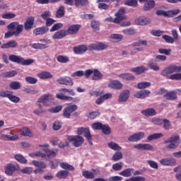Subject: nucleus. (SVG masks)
I'll return each mask as SVG.
<instances>
[{
  "mask_svg": "<svg viewBox=\"0 0 181 181\" xmlns=\"http://www.w3.org/2000/svg\"><path fill=\"white\" fill-rule=\"evenodd\" d=\"M7 28H8L9 30H13L14 29H16V30L6 33L4 35L5 39H8L9 37H12V36H19L21 32H23V25L19 24V23L16 21L11 23L7 26Z\"/></svg>",
  "mask_w": 181,
  "mask_h": 181,
  "instance_id": "nucleus-1",
  "label": "nucleus"
},
{
  "mask_svg": "<svg viewBox=\"0 0 181 181\" xmlns=\"http://www.w3.org/2000/svg\"><path fill=\"white\" fill-rule=\"evenodd\" d=\"M10 62L13 63H17V64H21V66H30L35 62L32 59H24L23 57L15 54H11L8 57Z\"/></svg>",
  "mask_w": 181,
  "mask_h": 181,
  "instance_id": "nucleus-2",
  "label": "nucleus"
},
{
  "mask_svg": "<svg viewBox=\"0 0 181 181\" xmlns=\"http://www.w3.org/2000/svg\"><path fill=\"white\" fill-rule=\"evenodd\" d=\"M180 139V136L177 134H175L165 140L163 144L164 145H166V144H170L166 146V149L175 150L176 148H177V146H179V144H180V142H179Z\"/></svg>",
  "mask_w": 181,
  "mask_h": 181,
  "instance_id": "nucleus-3",
  "label": "nucleus"
},
{
  "mask_svg": "<svg viewBox=\"0 0 181 181\" xmlns=\"http://www.w3.org/2000/svg\"><path fill=\"white\" fill-rule=\"evenodd\" d=\"M181 71V66L177 65H169L165 67L160 73V76L163 77H169L170 74H173V73H180Z\"/></svg>",
  "mask_w": 181,
  "mask_h": 181,
  "instance_id": "nucleus-4",
  "label": "nucleus"
},
{
  "mask_svg": "<svg viewBox=\"0 0 181 181\" xmlns=\"http://www.w3.org/2000/svg\"><path fill=\"white\" fill-rule=\"evenodd\" d=\"M69 142H72L75 148H78L84 144V138L79 135H71L67 136Z\"/></svg>",
  "mask_w": 181,
  "mask_h": 181,
  "instance_id": "nucleus-5",
  "label": "nucleus"
},
{
  "mask_svg": "<svg viewBox=\"0 0 181 181\" xmlns=\"http://www.w3.org/2000/svg\"><path fill=\"white\" fill-rule=\"evenodd\" d=\"M180 13V10H170L168 11H165L163 10H156V15L157 16H165V18H173V16H176V15H179Z\"/></svg>",
  "mask_w": 181,
  "mask_h": 181,
  "instance_id": "nucleus-6",
  "label": "nucleus"
},
{
  "mask_svg": "<svg viewBox=\"0 0 181 181\" xmlns=\"http://www.w3.org/2000/svg\"><path fill=\"white\" fill-rule=\"evenodd\" d=\"M77 105L76 104H69L68 105L64 110L62 115L64 118H66L69 119L71 117V114L74 112V111H77Z\"/></svg>",
  "mask_w": 181,
  "mask_h": 181,
  "instance_id": "nucleus-7",
  "label": "nucleus"
},
{
  "mask_svg": "<svg viewBox=\"0 0 181 181\" xmlns=\"http://www.w3.org/2000/svg\"><path fill=\"white\" fill-rule=\"evenodd\" d=\"M95 175H100V169L93 168L92 172L90 170H85L82 172V176H83L85 179L93 180L95 177Z\"/></svg>",
  "mask_w": 181,
  "mask_h": 181,
  "instance_id": "nucleus-8",
  "label": "nucleus"
},
{
  "mask_svg": "<svg viewBox=\"0 0 181 181\" xmlns=\"http://www.w3.org/2000/svg\"><path fill=\"white\" fill-rule=\"evenodd\" d=\"M88 50H90V51L105 50V49H108V45H107L103 42L92 43L88 45Z\"/></svg>",
  "mask_w": 181,
  "mask_h": 181,
  "instance_id": "nucleus-9",
  "label": "nucleus"
},
{
  "mask_svg": "<svg viewBox=\"0 0 181 181\" xmlns=\"http://www.w3.org/2000/svg\"><path fill=\"white\" fill-rule=\"evenodd\" d=\"M20 169L21 168L19 167V165L8 163L5 168V173L6 175H7V176H12L13 175V172L20 170Z\"/></svg>",
  "mask_w": 181,
  "mask_h": 181,
  "instance_id": "nucleus-10",
  "label": "nucleus"
},
{
  "mask_svg": "<svg viewBox=\"0 0 181 181\" xmlns=\"http://www.w3.org/2000/svg\"><path fill=\"white\" fill-rule=\"evenodd\" d=\"M81 29V25L80 24H72L69 25L66 30L67 35H77L78 33V31Z\"/></svg>",
  "mask_w": 181,
  "mask_h": 181,
  "instance_id": "nucleus-11",
  "label": "nucleus"
},
{
  "mask_svg": "<svg viewBox=\"0 0 181 181\" xmlns=\"http://www.w3.org/2000/svg\"><path fill=\"white\" fill-rule=\"evenodd\" d=\"M52 101H53V98H52L50 94H45L41 96L38 99L37 103H42V104H44V105L49 107V105L52 104Z\"/></svg>",
  "mask_w": 181,
  "mask_h": 181,
  "instance_id": "nucleus-12",
  "label": "nucleus"
},
{
  "mask_svg": "<svg viewBox=\"0 0 181 181\" xmlns=\"http://www.w3.org/2000/svg\"><path fill=\"white\" fill-rule=\"evenodd\" d=\"M116 18H114V23H119L121 21L127 19L125 16V9L120 8L115 14Z\"/></svg>",
  "mask_w": 181,
  "mask_h": 181,
  "instance_id": "nucleus-13",
  "label": "nucleus"
},
{
  "mask_svg": "<svg viewBox=\"0 0 181 181\" xmlns=\"http://www.w3.org/2000/svg\"><path fill=\"white\" fill-rule=\"evenodd\" d=\"M144 136H145V132H139L135 133L133 135L129 136L128 141L129 142H138V141H141V139H143Z\"/></svg>",
  "mask_w": 181,
  "mask_h": 181,
  "instance_id": "nucleus-14",
  "label": "nucleus"
},
{
  "mask_svg": "<svg viewBox=\"0 0 181 181\" xmlns=\"http://www.w3.org/2000/svg\"><path fill=\"white\" fill-rule=\"evenodd\" d=\"M160 163L163 166H176V159L175 158H162L160 160Z\"/></svg>",
  "mask_w": 181,
  "mask_h": 181,
  "instance_id": "nucleus-15",
  "label": "nucleus"
},
{
  "mask_svg": "<svg viewBox=\"0 0 181 181\" xmlns=\"http://www.w3.org/2000/svg\"><path fill=\"white\" fill-rule=\"evenodd\" d=\"M57 82L59 84H62L63 86H73L74 82H73V79L68 76L60 77L57 79Z\"/></svg>",
  "mask_w": 181,
  "mask_h": 181,
  "instance_id": "nucleus-16",
  "label": "nucleus"
},
{
  "mask_svg": "<svg viewBox=\"0 0 181 181\" xmlns=\"http://www.w3.org/2000/svg\"><path fill=\"white\" fill-rule=\"evenodd\" d=\"M135 149H138L139 151H153V146L149 144H139L134 146Z\"/></svg>",
  "mask_w": 181,
  "mask_h": 181,
  "instance_id": "nucleus-17",
  "label": "nucleus"
},
{
  "mask_svg": "<svg viewBox=\"0 0 181 181\" xmlns=\"http://www.w3.org/2000/svg\"><path fill=\"white\" fill-rule=\"evenodd\" d=\"M87 50H88V47H87V45H80L74 47V53H75V54H83L86 53Z\"/></svg>",
  "mask_w": 181,
  "mask_h": 181,
  "instance_id": "nucleus-18",
  "label": "nucleus"
},
{
  "mask_svg": "<svg viewBox=\"0 0 181 181\" xmlns=\"http://www.w3.org/2000/svg\"><path fill=\"white\" fill-rule=\"evenodd\" d=\"M66 35H67V31H66V30H60L57 31L52 35V39L54 40H59L60 39H63V37H66Z\"/></svg>",
  "mask_w": 181,
  "mask_h": 181,
  "instance_id": "nucleus-19",
  "label": "nucleus"
},
{
  "mask_svg": "<svg viewBox=\"0 0 181 181\" xmlns=\"http://www.w3.org/2000/svg\"><path fill=\"white\" fill-rule=\"evenodd\" d=\"M131 93L128 90H123L119 95V103H125L129 98Z\"/></svg>",
  "mask_w": 181,
  "mask_h": 181,
  "instance_id": "nucleus-20",
  "label": "nucleus"
},
{
  "mask_svg": "<svg viewBox=\"0 0 181 181\" xmlns=\"http://www.w3.org/2000/svg\"><path fill=\"white\" fill-rule=\"evenodd\" d=\"M18 47V42L15 40H10L6 43L1 45V49H15Z\"/></svg>",
  "mask_w": 181,
  "mask_h": 181,
  "instance_id": "nucleus-21",
  "label": "nucleus"
},
{
  "mask_svg": "<svg viewBox=\"0 0 181 181\" xmlns=\"http://www.w3.org/2000/svg\"><path fill=\"white\" fill-rule=\"evenodd\" d=\"M43 151L45 152L46 158H48L49 159L56 158V155H57V149L50 150L46 148L43 149Z\"/></svg>",
  "mask_w": 181,
  "mask_h": 181,
  "instance_id": "nucleus-22",
  "label": "nucleus"
},
{
  "mask_svg": "<svg viewBox=\"0 0 181 181\" xmlns=\"http://www.w3.org/2000/svg\"><path fill=\"white\" fill-rule=\"evenodd\" d=\"M122 86V83L118 80L110 81L108 84V87H110V88H113L114 90H121Z\"/></svg>",
  "mask_w": 181,
  "mask_h": 181,
  "instance_id": "nucleus-23",
  "label": "nucleus"
},
{
  "mask_svg": "<svg viewBox=\"0 0 181 181\" xmlns=\"http://www.w3.org/2000/svg\"><path fill=\"white\" fill-rule=\"evenodd\" d=\"M119 78L122 80H126V81H134L135 80V76L131 73H124L118 76Z\"/></svg>",
  "mask_w": 181,
  "mask_h": 181,
  "instance_id": "nucleus-24",
  "label": "nucleus"
},
{
  "mask_svg": "<svg viewBox=\"0 0 181 181\" xmlns=\"http://www.w3.org/2000/svg\"><path fill=\"white\" fill-rule=\"evenodd\" d=\"M33 23H35V18L33 17L28 18L24 23L25 30H30L33 28Z\"/></svg>",
  "mask_w": 181,
  "mask_h": 181,
  "instance_id": "nucleus-25",
  "label": "nucleus"
},
{
  "mask_svg": "<svg viewBox=\"0 0 181 181\" xmlns=\"http://www.w3.org/2000/svg\"><path fill=\"white\" fill-rule=\"evenodd\" d=\"M151 94V90H140L136 92L134 96L136 98H146V97H148Z\"/></svg>",
  "mask_w": 181,
  "mask_h": 181,
  "instance_id": "nucleus-26",
  "label": "nucleus"
},
{
  "mask_svg": "<svg viewBox=\"0 0 181 181\" xmlns=\"http://www.w3.org/2000/svg\"><path fill=\"white\" fill-rule=\"evenodd\" d=\"M141 114L145 117H155L156 115V110L153 108H147L141 110Z\"/></svg>",
  "mask_w": 181,
  "mask_h": 181,
  "instance_id": "nucleus-27",
  "label": "nucleus"
},
{
  "mask_svg": "<svg viewBox=\"0 0 181 181\" xmlns=\"http://www.w3.org/2000/svg\"><path fill=\"white\" fill-rule=\"evenodd\" d=\"M48 30H49V28L46 26H42V27L35 28L33 30V33L34 35H45V33H47Z\"/></svg>",
  "mask_w": 181,
  "mask_h": 181,
  "instance_id": "nucleus-28",
  "label": "nucleus"
},
{
  "mask_svg": "<svg viewBox=\"0 0 181 181\" xmlns=\"http://www.w3.org/2000/svg\"><path fill=\"white\" fill-rule=\"evenodd\" d=\"M104 77V75L97 69H93V75L92 76V80L95 81H100Z\"/></svg>",
  "mask_w": 181,
  "mask_h": 181,
  "instance_id": "nucleus-29",
  "label": "nucleus"
},
{
  "mask_svg": "<svg viewBox=\"0 0 181 181\" xmlns=\"http://www.w3.org/2000/svg\"><path fill=\"white\" fill-rule=\"evenodd\" d=\"M130 71H132V73H135V74H142V73L148 71V68H146L144 66H141L131 69Z\"/></svg>",
  "mask_w": 181,
  "mask_h": 181,
  "instance_id": "nucleus-30",
  "label": "nucleus"
},
{
  "mask_svg": "<svg viewBox=\"0 0 181 181\" xmlns=\"http://www.w3.org/2000/svg\"><path fill=\"white\" fill-rule=\"evenodd\" d=\"M136 23L141 26L149 25L151 23V18L140 17L136 20Z\"/></svg>",
  "mask_w": 181,
  "mask_h": 181,
  "instance_id": "nucleus-31",
  "label": "nucleus"
},
{
  "mask_svg": "<svg viewBox=\"0 0 181 181\" xmlns=\"http://www.w3.org/2000/svg\"><path fill=\"white\" fill-rule=\"evenodd\" d=\"M134 173V168H127L123 171L120 172L119 175L123 176V177H131Z\"/></svg>",
  "mask_w": 181,
  "mask_h": 181,
  "instance_id": "nucleus-32",
  "label": "nucleus"
},
{
  "mask_svg": "<svg viewBox=\"0 0 181 181\" xmlns=\"http://www.w3.org/2000/svg\"><path fill=\"white\" fill-rule=\"evenodd\" d=\"M70 173L67 170H61L56 174V177H58V179H66V177H69V175Z\"/></svg>",
  "mask_w": 181,
  "mask_h": 181,
  "instance_id": "nucleus-33",
  "label": "nucleus"
},
{
  "mask_svg": "<svg viewBox=\"0 0 181 181\" xmlns=\"http://www.w3.org/2000/svg\"><path fill=\"white\" fill-rule=\"evenodd\" d=\"M177 93L176 91L173 90V91H170L167 93H165L164 95L165 98H166V100H170V101L173 100H176V98H177V96L176 95Z\"/></svg>",
  "mask_w": 181,
  "mask_h": 181,
  "instance_id": "nucleus-34",
  "label": "nucleus"
},
{
  "mask_svg": "<svg viewBox=\"0 0 181 181\" xmlns=\"http://www.w3.org/2000/svg\"><path fill=\"white\" fill-rule=\"evenodd\" d=\"M64 13H66V8H64V6H61L57 11L55 16L58 18H63Z\"/></svg>",
  "mask_w": 181,
  "mask_h": 181,
  "instance_id": "nucleus-35",
  "label": "nucleus"
},
{
  "mask_svg": "<svg viewBox=\"0 0 181 181\" xmlns=\"http://www.w3.org/2000/svg\"><path fill=\"white\" fill-rule=\"evenodd\" d=\"M37 77H39V78H41L42 80H45L46 78H52V77H53V75L51 74L50 72L42 71L37 74Z\"/></svg>",
  "mask_w": 181,
  "mask_h": 181,
  "instance_id": "nucleus-36",
  "label": "nucleus"
},
{
  "mask_svg": "<svg viewBox=\"0 0 181 181\" xmlns=\"http://www.w3.org/2000/svg\"><path fill=\"white\" fill-rule=\"evenodd\" d=\"M153 8H155V1L150 0L144 4V11H151Z\"/></svg>",
  "mask_w": 181,
  "mask_h": 181,
  "instance_id": "nucleus-37",
  "label": "nucleus"
},
{
  "mask_svg": "<svg viewBox=\"0 0 181 181\" xmlns=\"http://www.w3.org/2000/svg\"><path fill=\"white\" fill-rule=\"evenodd\" d=\"M84 136L88 139L90 145H93V137L91 136V133L90 132V129L88 127H86L85 132H83Z\"/></svg>",
  "mask_w": 181,
  "mask_h": 181,
  "instance_id": "nucleus-38",
  "label": "nucleus"
},
{
  "mask_svg": "<svg viewBox=\"0 0 181 181\" xmlns=\"http://www.w3.org/2000/svg\"><path fill=\"white\" fill-rule=\"evenodd\" d=\"M56 97L58 100H64V101H73L74 100L73 97L65 95L63 93H57Z\"/></svg>",
  "mask_w": 181,
  "mask_h": 181,
  "instance_id": "nucleus-39",
  "label": "nucleus"
},
{
  "mask_svg": "<svg viewBox=\"0 0 181 181\" xmlns=\"http://www.w3.org/2000/svg\"><path fill=\"white\" fill-rule=\"evenodd\" d=\"M107 145L110 149H112V151H121V149H122V148L121 146H119V145H118V144H117L114 141L108 143Z\"/></svg>",
  "mask_w": 181,
  "mask_h": 181,
  "instance_id": "nucleus-40",
  "label": "nucleus"
},
{
  "mask_svg": "<svg viewBox=\"0 0 181 181\" xmlns=\"http://www.w3.org/2000/svg\"><path fill=\"white\" fill-rule=\"evenodd\" d=\"M33 49L43 50V49H47L49 45L47 44L34 43L33 44Z\"/></svg>",
  "mask_w": 181,
  "mask_h": 181,
  "instance_id": "nucleus-41",
  "label": "nucleus"
},
{
  "mask_svg": "<svg viewBox=\"0 0 181 181\" xmlns=\"http://www.w3.org/2000/svg\"><path fill=\"white\" fill-rule=\"evenodd\" d=\"M100 131L104 135H110L111 134V127L108 124H103Z\"/></svg>",
  "mask_w": 181,
  "mask_h": 181,
  "instance_id": "nucleus-42",
  "label": "nucleus"
},
{
  "mask_svg": "<svg viewBox=\"0 0 181 181\" xmlns=\"http://www.w3.org/2000/svg\"><path fill=\"white\" fill-rule=\"evenodd\" d=\"M60 167L62 168V169H64L65 170H71L73 171L74 170V166L67 163H60Z\"/></svg>",
  "mask_w": 181,
  "mask_h": 181,
  "instance_id": "nucleus-43",
  "label": "nucleus"
},
{
  "mask_svg": "<svg viewBox=\"0 0 181 181\" xmlns=\"http://www.w3.org/2000/svg\"><path fill=\"white\" fill-rule=\"evenodd\" d=\"M21 83L19 81H11L9 83V88L11 90H19L21 88Z\"/></svg>",
  "mask_w": 181,
  "mask_h": 181,
  "instance_id": "nucleus-44",
  "label": "nucleus"
},
{
  "mask_svg": "<svg viewBox=\"0 0 181 181\" xmlns=\"http://www.w3.org/2000/svg\"><path fill=\"white\" fill-rule=\"evenodd\" d=\"M33 165L40 169H46V163L42 161L33 160Z\"/></svg>",
  "mask_w": 181,
  "mask_h": 181,
  "instance_id": "nucleus-45",
  "label": "nucleus"
},
{
  "mask_svg": "<svg viewBox=\"0 0 181 181\" xmlns=\"http://www.w3.org/2000/svg\"><path fill=\"white\" fill-rule=\"evenodd\" d=\"M163 134L162 133H155L151 135H149L147 137L148 141H153V139H159V138H162Z\"/></svg>",
  "mask_w": 181,
  "mask_h": 181,
  "instance_id": "nucleus-46",
  "label": "nucleus"
},
{
  "mask_svg": "<svg viewBox=\"0 0 181 181\" xmlns=\"http://www.w3.org/2000/svg\"><path fill=\"white\" fill-rule=\"evenodd\" d=\"M21 135L23 136H32V132L28 127H23L21 129Z\"/></svg>",
  "mask_w": 181,
  "mask_h": 181,
  "instance_id": "nucleus-47",
  "label": "nucleus"
},
{
  "mask_svg": "<svg viewBox=\"0 0 181 181\" xmlns=\"http://www.w3.org/2000/svg\"><path fill=\"white\" fill-rule=\"evenodd\" d=\"M14 159L19 162L20 163H28V160L21 154H17L14 156Z\"/></svg>",
  "mask_w": 181,
  "mask_h": 181,
  "instance_id": "nucleus-48",
  "label": "nucleus"
},
{
  "mask_svg": "<svg viewBox=\"0 0 181 181\" xmlns=\"http://www.w3.org/2000/svg\"><path fill=\"white\" fill-rule=\"evenodd\" d=\"M112 42L117 43L118 42H121L122 40V35L119 34H113L111 35Z\"/></svg>",
  "mask_w": 181,
  "mask_h": 181,
  "instance_id": "nucleus-49",
  "label": "nucleus"
},
{
  "mask_svg": "<svg viewBox=\"0 0 181 181\" xmlns=\"http://www.w3.org/2000/svg\"><path fill=\"white\" fill-rule=\"evenodd\" d=\"M57 60V62H59V63H68V62H70V59L69 58V57H66L64 55L58 56Z\"/></svg>",
  "mask_w": 181,
  "mask_h": 181,
  "instance_id": "nucleus-50",
  "label": "nucleus"
},
{
  "mask_svg": "<svg viewBox=\"0 0 181 181\" xmlns=\"http://www.w3.org/2000/svg\"><path fill=\"white\" fill-rule=\"evenodd\" d=\"M133 46L141 47V46H148V41L144 40H139L133 43Z\"/></svg>",
  "mask_w": 181,
  "mask_h": 181,
  "instance_id": "nucleus-51",
  "label": "nucleus"
},
{
  "mask_svg": "<svg viewBox=\"0 0 181 181\" xmlns=\"http://www.w3.org/2000/svg\"><path fill=\"white\" fill-rule=\"evenodd\" d=\"M148 87H151L150 82H140L137 85V88H139V90H142V88H148Z\"/></svg>",
  "mask_w": 181,
  "mask_h": 181,
  "instance_id": "nucleus-52",
  "label": "nucleus"
},
{
  "mask_svg": "<svg viewBox=\"0 0 181 181\" xmlns=\"http://www.w3.org/2000/svg\"><path fill=\"white\" fill-rule=\"evenodd\" d=\"M126 6H136L138 5L137 0H125L124 2Z\"/></svg>",
  "mask_w": 181,
  "mask_h": 181,
  "instance_id": "nucleus-53",
  "label": "nucleus"
},
{
  "mask_svg": "<svg viewBox=\"0 0 181 181\" xmlns=\"http://www.w3.org/2000/svg\"><path fill=\"white\" fill-rule=\"evenodd\" d=\"M12 91L11 90H0V97L1 98H9Z\"/></svg>",
  "mask_w": 181,
  "mask_h": 181,
  "instance_id": "nucleus-54",
  "label": "nucleus"
},
{
  "mask_svg": "<svg viewBox=\"0 0 181 181\" xmlns=\"http://www.w3.org/2000/svg\"><path fill=\"white\" fill-rule=\"evenodd\" d=\"M162 39H163L166 43H175V39L172 36L164 35L162 36Z\"/></svg>",
  "mask_w": 181,
  "mask_h": 181,
  "instance_id": "nucleus-55",
  "label": "nucleus"
},
{
  "mask_svg": "<svg viewBox=\"0 0 181 181\" xmlns=\"http://www.w3.org/2000/svg\"><path fill=\"white\" fill-rule=\"evenodd\" d=\"M124 163H122V162H119L113 164L112 168L113 170H115V172H118V170H121V169H122Z\"/></svg>",
  "mask_w": 181,
  "mask_h": 181,
  "instance_id": "nucleus-56",
  "label": "nucleus"
},
{
  "mask_svg": "<svg viewBox=\"0 0 181 181\" xmlns=\"http://www.w3.org/2000/svg\"><path fill=\"white\" fill-rule=\"evenodd\" d=\"M52 17V13H50V11H43L41 14V18L43 19V21H46Z\"/></svg>",
  "mask_w": 181,
  "mask_h": 181,
  "instance_id": "nucleus-57",
  "label": "nucleus"
},
{
  "mask_svg": "<svg viewBox=\"0 0 181 181\" xmlns=\"http://www.w3.org/2000/svg\"><path fill=\"white\" fill-rule=\"evenodd\" d=\"M147 66L151 69V70H153L154 71H158L159 70V66H158V64L155 62H150Z\"/></svg>",
  "mask_w": 181,
  "mask_h": 181,
  "instance_id": "nucleus-58",
  "label": "nucleus"
},
{
  "mask_svg": "<svg viewBox=\"0 0 181 181\" xmlns=\"http://www.w3.org/2000/svg\"><path fill=\"white\" fill-rule=\"evenodd\" d=\"M63 28V23H55L49 30V32H56V30H59V29H62Z\"/></svg>",
  "mask_w": 181,
  "mask_h": 181,
  "instance_id": "nucleus-59",
  "label": "nucleus"
},
{
  "mask_svg": "<svg viewBox=\"0 0 181 181\" xmlns=\"http://www.w3.org/2000/svg\"><path fill=\"white\" fill-rule=\"evenodd\" d=\"M16 74H18V72L15 70H13V71L5 72L4 74V76L6 78H11L12 77H15V76H16Z\"/></svg>",
  "mask_w": 181,
  "mask_h": 181,
  "instance_id": "nucleus-60",
  "label": "nucleus"
},
{
  "mask_svg": "<svg viewBox=\"0 0 181 181\" xmlns=\"http://www.w3.org/2000/svg\"><path fill=\"white\" fill-rule=\"evenodd\" d=\"M16 14L13 13H6L1 16V18L3 19H13V18H16Z\"/></svg>",
  "mask_w": 181,
  "mask_h": 181,
  "instance_id": "nucleus-61",
  "label": "nucleus"
},
{
  "mask_svg": "<svg viewBox=\"0 0 181 181\" xmlns=\"http://www.w3.org/2000/svg\"><path fill=\"white\" fill-rule=\"evenodd\" d=\"M112 160H114L115 162H117V160H120V159H122V153L121 152H116L112 158Z\"/></svg>",
  "mask_w": 181,
  "mask_h": 181,
  "instance_id": "nucleus-62",
  "label": "nucleus"
},
{
  "mask_svg": "<svg viewBox=\"0 0 181 181\" xmlns=\"http://www.w3.org/2000/svg\"><path fill=\"white\" fill-rule=\"evenodd\" d=\"M25 81L29 84H36V83H37V78L32 76H27L25 77Z\"/></svg>",
  "mask_w": 181,
  "mask_h": 181,
  "instance_id": "nucleus-63",
  "label": "nucleus"
},
{
  "mask_svg": "<svg viewBox=\"0 0 181 181\" xmlns=\"http://www.w3.org/2000/svg\"><path fill=\"white\" fill-rule=\"evenodd\" d=\"M169 80H181V73L173 74L168 77Z\"/></svg>",
  "mask_w": 181,
  "mask_h": 181,
  "instance_id": "nucleus-64",
  "label": "nucleus"
}]
</instances>
